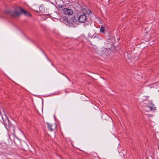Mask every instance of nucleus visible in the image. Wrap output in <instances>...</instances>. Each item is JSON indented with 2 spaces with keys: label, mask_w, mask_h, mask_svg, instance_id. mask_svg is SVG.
Segmentation results:
<instances>
[{
  "label": "nucleus",
  "mask_w": 159,
  "mask_h": 159,
  "mask_svg": "<svg viewBox=\"0 0 159 159\" xmlns=\"http://www.w3.org/2000/svg\"><path fill=\"white\" fill-rule=\"evenodd\" d=\"M3 121V124L4 125L5 127L9 129V131L13 135L15 134V129L14 127L12 125L9 120L6 117L5 120L2 117Z\"/></svg>",
  "instance_id": "nucleus-1"
},
{
  "label": "nucleus",
  "mask_w": 159,
  "mask_h": 159,
  "mask_svg": "<svg viewBox=\"0 0 159 159\" xmlns=\"http://www.w3.org/2000/svg\"><path fill=\"white\" fill-rule=\"evenodd\" d=\"M82 11L83 13L77 17L79 21L81 23H84L85 22L87 19L86 14L89 15L91 13V11L87 8L83 9Z\"/></svg>",
  "instance_id": "nucleus-2"
},
{
  "label": "nucleus",
  "mask_w": 159,
  "mask_h": 159,
  "mask_svg": "<svg viewBox=\"0 0 159 159\" xmlns=\"http://www.w3.org/2000/svg\"><path fill=\"white\" fill-rule=\"evenodd\" d=\"M146 105L143 106V108L146 111H154L156 110V107L151 102L148 103H145Z\"/></svg>",
  "instance_id": "nucleus-3"
},
{
  "label": "nucleus",
  "mask_w": 159,
  "mask_h": 159,
  "mask_svg": "<svg viewBox=\"0 0 159 159\" xmlns=\"http://www.w3.org/2000/svg\"><path fill=\"white\" fill-rule=\"evenodd\" d=\"M20 8H19L20 11L17 10H16L14 11H8L7 13L9 14L11 16L13 17L18 16L21 14V12L20 10Z\"/></svg>",
  "instance_id": "nucleus-4"
},
{
  "label": "nucleus",
  "mask_w": 159,
  "mask_h": 159,
  "mask_svg": "<svg viewBox=\"0 0 159 159\" xmlns=\"http://www.w3.org/2000/svg\"><path fill=\"white\" fill-rule=\"evenodd\" d=\"M48 129L50 131L54 130L57 127V125L55 123L51 124L47 123Z\"/></svg>",
  "instance_id": "nucleus-5"
},
{
  "label": "nucleus",
  "mask_w": 159,
  "mask_h": 159,
  "mask_svg": "<svg viewBox=\"0 0 159 159\" xmlns=\"http://www.w3.org/2000/svg\"><path fill=\"white\" fill-rule=\"evenodd\" d=\"M63 11L65 14L68 15H72L73 13V11L71 9L67 8H64L63 10Z\"/></svg>",
  "instance_id": "nucleus-6"
},
{
  "label": "nucleus",
  "mask_w": 159,
  "mask_h": 159,
  "mask_svg": "<svg viewBox=\"0 0 159 159\" xmlns=\"http://www.w3.org/2000/svg\"><path fill=\"white\" fill-rule=\"evenodd\" d=\"M20 10L21 12L23 13L25 16L30 17L31 16V14L28 12L27 11L25 10L22 9L21 8H20Z\"/></svg>",
  "instance_id": "nucleus-7"
},
{
  "label": "nucleus",
  "mask_w": 159,
  "mask_h": 159,
  "mask_svg": "<svg viewBox=\"0 0 159 159\" xmlns=\"http://www.w3.org/2000/svg\"><path fill=\"white\" fill-rule=\"evenodd\" d=\"M39 11H40L42 12H43L45 11V8L44 7V6L43 4H42L40 6ZM37 11V12H39V11Z\"/></svg>",
  "instance_id": "nucleus-8"
},
{
  "label": "nucleus",
  "mask_w": 159,
  "mask_h": 159,
  "mask_svg": "<svg viewBox=\"0 0 159 159\" xmlns=\"http://www.w3.org/2000/svg\"><path fill=\"white\" fill-rule=\"evenodd\" d=\"M106 30L105 27L103 25L101 26L100 28V31L101 33H104Z\"/></svg>",
  "instance_id": "nucleus-9"
},
{
  "label": "nucleus",
  "mask_w": 159,
  "mask_h": 159,
  "mask_svg": "<svg viewBox=\"0 0 159 159\" xmlns=\"http://www.w3.org/2000/svg\"><path fill=\"white\" fill-rule=\"evenodd\" d=\"M71 19L73 22L75 23L77 22V20L75 16L72 17Z\"/></svg>",
  "instance_id": "nucleus-10"
},
{
  "label": "nucleus",
  "mask_w": 159,
  "mask_h": 159,
  "mask_svg": "<svg viewBox=\"0 0 159 159\" xmlns=\"http://www.w3.org/2000/svg\"><path fill=\"white\" fill-rule=\"evenodd\" d=\"M67 23H68V24H67L69 26H70L72 25L71 23H70L69 24L68 23V21H67Z\"/></svg>",
  "instance_id": "nucleus-11"
},
{
  "label": "nucleus",
  "mask_w": 159,
  "mask_h": 159,
  "mask_svg": "<svg viewBox=\"0 0 159 159\" xmlns=\"http://www.w3.org/2000/svg\"><path fill=\"white\" fill-rule=\"evenodd\" d=\"M0 145L1 146V147L2 146V144L1 143H0Z\"/></svg>",
  "instance_id": "nucleus-12"
},
{
  "label": "nucleus",
  "mask_w": 159,
  "mask_h": 159,
  "mask_svg": "<svg viewBox=\"0 0 159 159\" xmlns=\"http://www.w3.org/2000/svg\"><path fill=\"white\" fill-rule=\"evenodd\" d=\"M104 50H103V51H102V52H104Z\"/></svg>",
  "instance_id": "nucleus-13"
},
{
  "label": "nucleus",
  "mask_w": 159,
  "mask_h": 159,
  "mask_svg": "<svg viewBox=\"0 0 159 159\" xmlns=\"http://www.w3.org/2000/svg\"><path fill=\"white\" fill-rule=\"evenodd\" d=\"M147 101H146V103H147Z\"/></svg>",
  "instance_id": "nucleus-14"
},
{
  "label": "nucleus",
  "mask_w": 159,
  "mask_h": 159,
  "mask_svg": "<svg viewBox=\"0 0 159 159\" xmlns=\"http://www.w3.org/2000/svg\"><path fill=\"white\" fill-rule=\"evenodd\" d=\"M158 91L159 92V90H158Z\"/></svg>",
  "instance_id": "nucleus-15"
}]
</instances>
